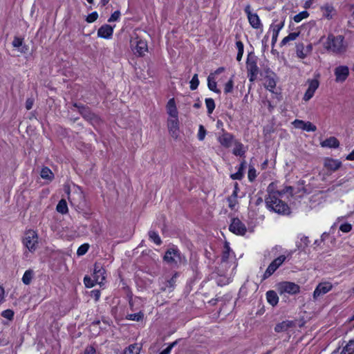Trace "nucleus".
<instances>
[{"mask_svg": "<svg viewBox=\"0 0 354 354\" xmlns=\"http://www.w3.org/2000/svg\"><path fill=\"white\" fill-rule=\"evenodd\" d=\"M245 12L247 15L248 21L250 26L255 29H259L262 27L261 20L257 14L253 13L251 11V7L250 5H247L244 9Z\"/></svg>", "mask_w": 354, "mask_h": 354, "instance_id": "9", "label": "nucleus"}, {"mask_svg": "<svg viewBox=\"0 0 354 354\" xmlns=\"http://www.w3.org/2000/svg\"><path fill=\"white\" fill-rule=\"evenodd\" d=\"M234 87V81L232 77L230 78L224 86V92L225 93H232Z\"/></svg>", "mask_w": 354, "mask_h": 354, "instance_id": "44", "label": "nucleus"}, {"mask_svg": "<svg viewBox=\"0 0 354 354\" xmlns=\"http://www.w3.org/2000/svg\"><path fill=\"white\" fill-rule=\"evenodd\" d=\"M248 77L250 82H254L257 76L259 68L255 64H249L248 66Z\"/></svg>", "mask_w": 354, "mask_h": 354, "instance_id": "27", "label": "nucleus"}, {"mask_svg": "<svg viewBox=\"0 0 354 354\" xmlns=\"http://www.w3.org/2000/svg\"><path fill=\"white\" fill-rule=\"evenodd\" d=\"M33 100L32 99H30V98H28L27 99L26 102V108L27 110H30L32 109V106H33Z\"/></svg>", "mask_w": 354, "mask_h": 354, "instance_id": "57", "label": "nucleus"}, {"mask_svg": "<svg viewBox=\"0 0 354 354\" xmlns=\"http://www.w3.org/2000/svg\"><path fill=\"white\" fill-rule=\"evenodd\" d=\"M239 191L237 183L234 184V190L232 194L227 198L228 207L234 211H236L239 207L238 192Z\"/></svg>", "mask_w": 354, "mask_h": 354, "instance_id": "14", "label": "nucleus"}, {"mask_svg": "<svg viewBox=\"0 0 354 354\" xmlns=\"http://www.w3.org/2000/svg\"><path fill=\"white\" fill-rule=\"evenodd\" d=\"M33 277L34 272L32 270H28L24 272L22 277V282L25 285H29L31 283Z\"/></svg>", "mask_w": 354, "mask_h": 354, "instance_id": "31", "label": "nucleus"}, {"mask_svg": "<svg viewBox=\"0 0 354 354\" xmlns=\"http://www.w3.org/2000/svg\"><path fill=\"white\" fill-rule=\"evenodd\" d=\"M140 347L138 344H131L127 348L123 354H139Z\"/></svg>", "mask_w": 354, "mask_h": 354, "instance_id": "33", "label": "nucleus"}, {"mask_svg": "<svg viewBox=\"0 0 354 354\" xmlns=\"http://www.w3.org/2000/svg\"><path fill=\"white\" fill-rule=\"evenodd\" d=\"M335 82L342 83L346 81L349 75V68L347 66H338L334 70Z\"/></svg>", "mask_w": 354, "mask_h": 354, "instance_id": "12", "label": "nucleus"}, {"mask_svg": "<svg viewBox=\"0 0 354 354\" xmlns=\"http://www.w3.org/2000/svg\"><path fill=\"white\" fill-rule=\"evenodd\" d=\"M296 53L297 56L300 59H304L307 57V55L305 52V46L303 44H298L296 46Z\"/></svg>", "mask_w": 354, "mask_h": 354, "instance_id": "34", "label": "nucleus"}, {"mask_svg": "<svg viewBox=\"0 0 354 354\" xmlns=\"http://www.w3.org/2000/svg\"><path fill=\"white\" fill-rule=\"evenodd\" d=\"M346 160H354V150L346 156Z\"/></svg>", "mask_w": 354, "mask_h": 354, "instance_id": "61", "label": "nucleus"}, {"mask_svg": "<svg viewBox=\"0 0 354 354\" xmlns=\"http://www.w3.org/2000/svg\"><path fill=\"white\" fill-rule=\"evenodd\" d=\"M205 136H206V130L202 124H200L198 127L197 138L199 140L202 141L205 139Z\"/></svg>", "mask_w": 354, "mask_h": 354, "instance_id": "46", "label": "nucleus"}, {"mask_svg": "<svg viewBox=\"0 0 354 354\" xmlns=\"http://www.w3.org/2000/svg\"><path fill=\"white\" fill-rule=\"evenodd\" d=\"M23 44V39L20 38V37H15L13 41H12V46L15 47V48H19L20 46H21Z\"/></svg>", "mask_w": 354, "mask_h": 354, "instance_id": "53", "label": "nucleus"}, {"mask_svg": "<svg viewBox=\"0 0 354 354\" xmlns=\"http://www.w3.org/2000/svg\"><path fill=\"white\" fill-rule=\"evenodd\" d=\"M257 176L256 169L253 167H250L248 170V179L252 181Z\"/></svg>", "mask_w": 354, "mask_h": 354, "instance_id": "52", "label": "nucleus"}, {"mask_svg": "<svg viewBox=\"0 0 354 354\" xmlns=\"http://www.w3.org/2000/svg\"><path fill=\"white\" fill-rule=\"evenodd\" d=\"M142 318H143V313L142 312H139L138 313L129 314L127 316V319L137 321V322L142 320Z\"/></svg>", "mask_w": 354, "mask_h": 354, "instance_id": "41", "label": "nucleus"}, {"mask_svg": "<svg viewBox=\"0 0 354 354\" xmlns=\"http://www.w3.org/2000/svg\"><path fill=\"white\" fill-rule=\"evenodd\" d=\"M245 153V149L243 144L239 142H234V147L233 149V153L235 156H243Z\"/></svg>", "mask_w": 354, "mask_h": 354, "instance_id": "29", "label": "nucleus"}, {"mask_svg": "<svg viewBox=\"0 0 354 354\" xmlns=\"http://www.w3.org/2000/svg\"><path fill=\"white\" fill-rule=\"evenodd\" d=\"M342 354H354V342L351 341L343 349Z\"/></svg>", "mask_w": 354, "mask_h": 354, "instance_id": "39", "label": "nucleus"}, {"mask_svg": "<svg viewBox=\"0 0 354 354\" xmlns=\"http://www.w3.org/2000/svg\"><path fill=\"white\" fill-rule=\"evenodd\" d=\"M176 344V342L170 344L165 349L162 351L160 354H169L173 347Z\"/></svg>", "mask_w": 354, "mask_h": 354, "instance_id": "54", "label": "nucleus"}, {"mask_svg": "<svg viewBox=\"0 0 354 354\" xmlns=\"http://www.w3.org/2000/svg\"><path fill=\"white\" fill-rule=\"evenodd\" d=\"M205 104L209 113H212L215 108V103L213 99L207 98L205 100Z\"/></svg>", "mask_w": 354, "mask_h": 354, "instance_id": "43", "label": "nucleus"}, {"mask_svg": "<svg viewBox=\"0 0 354 354\" xmlns=\"http://www.w3.org/2000/svg\"><path fill=\"white\" fill-rule=\"evenodd\" d=\"M218 141L222 146L228 148L232 145L234 141V138L230 133H223L218 136Z\"/></svg>", "mask_w": 354, "mask_h": 354, "instance_id": "22", "label": "nucleus"}, {"mask_svg": "<svg viewBox=\"0 0 354 354\" xmlns=\"http://www.w3.org/2000/svg\"><path fill=\"white\" fill-rule=\"evenodd\" d=\"M98 17V14L97 12H93L92 13L89 14L86 17V21L88 23H93L95 21L97 20Z\"/></svg>", "mask_w": 354, "mask_h": 354, "instance_id": "51", "label": "nucleus"}, {"mask_svg": "<svg viewBox=\"0 0 354 354\" xmlns=\"http://www.w3.org/2000/svg\"><path fill=\"white\" fill-rule=\"evenodd\" d=\"M290 325L291 322H283L281 323L278 324L275 326L274 330L277 333L285 331L290 326Z\"/></svg>", "mask_w": 354, "mask_h": 354, "instance_id": "36", "label": "nucleus"}, {"mask_svg": "<svg viewBox=\"0 0 354 354\" xmlns=\"http://www.w3.org/2000/svg\"><path fill=\"white\" fill-rule=\"evenodd\" d=\"M40 176L44 180H46L48 182L51 181L54 178L53 173L46 167L41 169Z\"/></svg>", "mask_w": 354, "mask_h": 354, "instance_id": "28", "label": "nucleus"}, {"mask_svg": "<svg viewBox=\"0 0 354 354\" xmlns=\"http://www.w3.org/2000/svg\"><path fill=\"white\" fill-rule=\"evenodd\" d=\"M266 299L268 302L272 306H276L279 302V297L274 290H269L266 292Z\"/></svg>", "mask_w": 354, "mask_h": 354, "instance_id": "24", "label": "nucleus"}, {"mask_svg": "<svg viewBox=\"0 0 354 354\" xmlns=\"http://www.w3.org/2000/svg\"><path fill=\"white\" fill-rule=\"evenodd\" d=\"M105 270L101 266L100 264L95 263L94 266V271L93 277L95 282L97 284H102L105 279Z\"/></svg>", "mask_w": 354, "mask_h": 354, "instance_id": "16", "label": "nucleus"}, {"mask_svg": "<svg viewBox=\"0 0 354 354\" xmlns=\"http://www.w3.org/2000/svg\"><path fill=\"white\" fill-rule=\"evenodd\" d=\"M198 84H199V80H198V75L197 74H195L191 81H190V88L191 90L194 91V90H196L198 86Z\"/></svg>", "mask_w": 354, "mask_h": 354, "instance_id": "45", "label": "nucleus"}, {"mask_svg": "<svg viewBox=\"0 0 354 354\" xmlns=\"http://www.w3.org/2000/svg\"><path fill=\"white\" fill-rule=\"evenodd\" d=\"M245 162L243 161L241 163L238 171H241L243 173V170L245 169Z\"/></svg>", "mask_w": 354, "mask_h": 354, "instance_id": "62", "label": "nucleus"}, {"mask_svg": "<svg viewBox=\"0 0 354 354\" xmlns=\"http://www.w3.org/2000/svg\"><path fill=\"white\" fill-rule=\"evenodd\" d=\"M130 46L132 51L134 54H137L139 56H142L148 50V46L147 41L143 40L138 37L132 38L130 41Z\"/></svg>", "mask_w": 354, "mask_h": 354, "instance_id": "6", "label": "nucleus"}, {"mask_svg": "<svg viewBox=\"0 0 354 354\" xmlns=\"http://www.w3.org/2000/svg\"><path fill=\"white\" fill-rule=\"evenodd\" d=\"M333 288V284L330 281H322L320 282L315 288L313 292V299H317L319 297L324 295L325 294L330 292Z\"/></svg>", "mask_w": 354, "mask_h": 354, "instance_id": "8", "label": "nucleus"}, {"mask_svg": "<svg viewBox=\"0 0 354 354\" xmlns=\"http://www.w3.org/2000/svg\"><path fill=\"white\" fill-rule=\"evenodd\" d=\"M292 124L295 128L302 129L308 132H313L317 130L316 126L314 125L310 122H305L300 120H295V121L292 122Z\"/></svg>", "mask_w": 354, "mask_h": 354, "instance_id": "17", "label": "nucleus"}, {"mask_svg": "<svg viewBox=\"0 0 354 354\" xmlns=\"http://www.w3.org/2000/svg\"><path fill=\"white\" fill-rule=\"evenodd\" d=\"M207 86L209 90L216 93H220L221 91L217 88V84L216 82V77L214 74H209L207 77Z\"/></svg>", "mask_w": 354, "mask_h": 354, "instance_id": "25", "label": "nucleus"}, {"mask_svg": "<svg viewBox=\"0 0 354 354\" xmlns=\"http://www.w3.org/2000/svg\"><path fill=\"white\" fill-rule=\"evenodd\" d=\"M84 282L85 286L87 288H92L96 283L95 282L94 279H91L89 277H85L84 279Z\"/></svg>", "mask_w": 354, "mask_h": 354, "instance_id": "49", "label": "nucleus"}, {"mask_svg": "<svg viewBox=\"0 0 354 354\" xmlns=\"http://www.w3.org/2000/svg\"><path fill=\"white\" fill-rule=\"evenodd\" d=\"M351 15L354 18V6L351 7Z\"/></svg>", "mask_w": 354, "mask_h": 354, "instance_id": "64", "label": "nucleus"}, {"mask_svg": "<svg viewBox=\"0 0 354 354\" xmlns=\"http://www.w3.org/2000/svg\"><path fill=\"white\" fill-rule=\"evenodd\" d=\"M56 209L59 213L62 214H66L68 212V206L66 201L64 199H62L58 203Z\"/></svg>", "mask_w": 354, "mask_h": 354, "instance_id": "32", "label": "nucleus"}, {"mask_svg": "<svg viewBox=\"0 0 354 354\" xmlns=\"http://www.w3.org/2000/svg\"><path fill=\"white\" fill-rule=\"evenodd\" d=\"M306 84L308 88L303 97L305 102L309 101L313 97L319 86V82L317 79H309L306 81Z\"/></svg>", "mask_w": 354, "mask_h": 354, "instance_id": "7", "label": "nucleus"}, {"mask_svg": "<svg viewBox=\"0 0 354 354\" xmlns=\"http://www.w3.org/2000/svg\"><path fill=\"white\" fill-rule=\"evenodd\" d=\"M114 27L108 24L102 25L97 30V37L110 39L113 36Z\"/></svg>", "mask_w": 354, "mask_h": 354, "instance_id": "19", "label": "nucleus"}, {"mask_svg": "<svg viewBox=\"0 0 354 354\" xmlns=\"http://www.w3.org/2000/svg\"><path fill=\"white\" fill-rule=\"evenodd\" d=\"M351 229L352 225L348 223H342L339 227V230L345 233L349 232L351 230Z\"/></svg>", "mask_w": 354, "mask_h": 354, "instance_id": "50", "label": "nucleus"}, {"mask_svg": "<svg viewBox=\"0 0 354 354\" xmlns=\"http://www.w3.org/2000/svg\"><path fill=\"white\" fill-rule=\"evenodd\" d=\"M320 145L322 147L337 148L339 145V142L336 138L330 137L322 141Z\"/></svg>", "mask_w": 354, "mask_h": 354, "instance_id": "23", "label": "nucleus"}, {"mask_svg": "<svg viewBox=\"0 0 354 354\" xmlns=\"http://www.w3.org/2000/svg\"><path fill=\"white\" fill-rule=\"evenodd\" d=\"M82 354H95V349L92 346L86 347Z\"/></svg>", "mask_w": 354, "mask_h": 354, "instance_id": "56", "label": "nucleus"}, {"mask_svg": "<svg viewBox=\"0 0 354 354\" xmlns=\"http://www.w3.org/2000/svg\"><path fill=\"white\" fill-rule=\"evenodd\" d=\"M164 259L169 263L177 264L181 261L179 250L176 248H169L164 256Z\"/></svg>", "mask_w": 354, "mask_h": 354, "instance_id": "11", "label": "nucleus"}, {"mask_svg": "<svg viewBox=\"0 0 354 354\" xmlns=\"http://www.w3.org/2000/svg\"><path fill=\"white\" fill-rule=\"evenodd\" d=\"M285 192L283 191H272L271 187H268V196L266 198V207L270 211L279 214H288L290 213V207L282 201L284 197Z\"/></svg>", "mask_w": 354, "mask_h": 354, "instance_id": "1", "label": "nucleus"}, {"mask_svg": "<svg viewBox=\"0 0 354 354\" xmlns=\"http://www.w3.org/2000/svg\"><path fill=\"white\" fill-rule=\"evenodd\" d=\"M1 315L9 320L12 319L14 317V312L12 310L8 309L6 310H3L1 313Z\"/></svg>", "mask_w": 354, "mask_h": 354, "instance_id": "47", "label": "nucleus"}, {"mask_svg": "<svg viewBox=\"0 0 354 354\" xmlns=\"http://www.w3.org/2000/svg\"><path fill=\"white\" fill-rule=\"evenodd\" d=\"M277 290L280 295L289 294L295 295L299 292L300 287L294 282L282 281L276 285Z\"/></svg>", "mask_w": 354, "mask_h": 354, "instance_id": "4", "label": "nucleus"}, {"mask_svg": "<svg viewBox=\"0 0 354 354\" xmlns=\"http://www.w3.org/2000/svg\"><path fill=\"white\" fill-rule=\"evenodd\" d=\"M5 290L0 286V305L4 301Z\"/></svg>", "mask_w": 354, "mask_h": 354, "instance_id": "58", "label": "nucleus"}, {"mask_svg": "<svg viewBox=\"0 0 354 354\" xmlns=\"http://www.w3.org/2000/svg\"><path fill=\"white\" fill-rule=\"evenodd\" d=\"M299 32H290L288 36L285 37L282 39V41L281 42V45L285 46L290 41H295L299 37Z\"/></svg>", "mask_w": 354, "mask_h": 354, "instance_id": "30", "label": "nucleus"}, {"mask_svg": "<svg viewBox=\"0 0 354 354\" xmlns=\"http://www.w3.org/2000/svg\"><path fill=\"white\" fill-rule=\"evenodd\" d=\"M233 259V252L231 251L229 243H225L222 253L223 262L227 261L229 259Z\"/></svg>", "mask_w": 354, "mask_h": 354, "instance_id": "26", "label": "nucleus"}, {"mask_svg": "<svg viewBox=\"0 0 354 354\" xmlns=\"http://www.w3.org/2000/svg\"><path fill=\"white\" fill-rule=\"evenodd\" d=\"M243 176V173L241 171H238L235 174L231 175V178L234 180H240Z\"/></svg>", "mask_w": 354, "mask_h": 354, "instance_id": "55", "label": "nucleus"}, {"mask_svg": "<svg viewBox=\"0 0 354 354\" xmlns=\"http://www.w3.org/2000/svg\"><path fill=\"white\" fill-rule=\"evenodd\" d=\"M167 125L171 136L177 138L179 133L178 118H169Z\"/></svg>", "mask_w": 354, "mask_h": 354, "instance_id": "20", "label": "nucleus"}, {"mask_svg": "<svg viewBox=\"0 0 354 354\" xmlns=\"http://www.w3.org/2000/svg\"><path fill=\"white\" fill-rule=\"evenodd\" d=\"M265 87L271 92H274V89L276 86V82L273 78L266 77L264 82Z\"/></svg>", "mask_w": 354, "mask_h": 354, "instance_id": "35", "label": "nucleus"}, {"mask_svg": "<svg viewBox=\"0 0 354 354\" xmlns=\"http://www.w3.org/2000/svg\"><path fill=\"white\" fill-rule=\"evenodd\" d=\"M229 230L237 235H244L246 232L245 225L239 218L232 219Z\"/></svg>", "mask_w": 354, "mask_h": 354, "instance_id": "13", "label": "nucleus"}, {"mask_svg": "<svg viewBox=\"0 0 354 354\" xmlns=\"http://www.w3.org/2000/svg\"><path fill=\"white\" fill-rule=\"evenodd\" d=\"M309 13L307 11H302L294 16L293 20L296 23H299L303 19L308 18Z\"/></svg>", "mask_w": 354, "mask_h": 354, "instance_id": "37", "label": "nucleus"}, {"mask_svg": "<svg viewBox=\"0 0 354 354\" xmlns=\"http://www.w3.org/2000/svg\"><path fill=\"white\" fill-rule=\"evenodd\" d=\"M324 46L327 50L335 53H343L346 49L344 37L342 35L334 36L332 34L328 35Z\"/></svg>", "mask_w": 354, "mask_h": 354, "instance_id": "3", "label": "nucleus"}, {"mask_svg": "<svg viewBox=\"0 0 354 354\" xmlns=\"http://www.w3.org/2000/svg\"><path fill=\"white\" fill-rule=\"evenodd\" d=\"M284 26V21H277L272 24L270 28V32L272 33V45L274 46L279 36V32Z\"/></svg>", "mask_w": 354, "mask_h": 354, "instance_id": "18", "label": "nucleus"}, {"mask_svg": "<svg viewBox=\"0 0 354 354\" xmlns=\"http://www.w3.org/2000/svg\"><path fill=\"white\" fill-rule=\"evenodd\" d=\"M286 259V257L284 255H281L274 259L268 266L263 274V277L266 279L271 276L277 270V269L283 264Z\"/></svg>", "mask_w": 354, "mask_h": 354, "instance_id": "10", "label": "nucleus"}, {"mask_svg": "<svg viewBox=\"0 0 354 354\" xmlns=\"http://www.w3.org/2000/svg\"><path fill=\"white\" fill-rule=\"evenodd\" d=\"M236 46L238 50V53L236 55L237 61H241L243 55V44L241 41H237L236 42Z\"/></svg>", "mask_w": 354, "mask_h": 354, "instance_id": "38", "label": "nucleus"}, {"mask_svg": "<svg viewBox=\"0 0 354 354\" xmlns=\"http://www.w3.org/2000/svg\"><path fill=\"white\" fill-rule=\"evenodd\" d=\"M23 243L30 252H34L38 244L37 233L32 230L26 231L23 239Z\"/></svg>", "mask_w": 354, "mask_h": 354, "instance_id": "5", "label": "nucleus"}, {"mask_svg": "<svg viewBox=\"0 0 354 354\" xmlns=\"http://www.w3.org/2000/svg\"><path fill=\"white\" fill-rule=\"evenodd\" d=\"M88 249H89V244L84 243L78 248V249L77 250V254L78 256H82L88 252Z\"/></svg>", "mask_w": 354, "mask_h": 354, "instance_id": "42", "label": "nucleus"}, {"mask_svg": "<svg viewBox=\"0 0 354 354\" xmlns=\"http://www.w3.org/2000/svg\"><path fill=\"white\" fill-rule=\"evenodd\" d=\"M322 17L328 20L333 19L337 15L335 7L330 3H326L320 8Z\"/></svg>", "mask_w": 354, "mask_h": 354, "instance_id": "15", "label": "nucleus"}, {"mask_svg": "<svg viewBox=\"0 0 354 354\" xmlns=\"http://www.w3.org/2000/svg\"><path fill=\"white\" fill-rule=\"evenodd\" d=\"M167 113L169 118H178V112L174 98H171L166 105Z\"/></svg>", "mask_w": 354, "mask_h": 354, "instance_id": "21", "label": "nucleus"}, {"mask_svg": "<svg viewBox=\"0 0 354 354\" xmlns=\"http://www.w3.org/2000/svg\"><path fill=\"white\" fill-rule=\"evenodd\" d=\"M342 167V162L332 158H325L323 160V167L319 171V176L322 180H326L334 172Z\"/></svg>", "mask_w": 354, "mask_h": 354, "instance_id": "2", "label": "nucleus"}, {"mask_svg": "<svg viewBox=\"0 0 354 354\" xmlns=\"http://www.w3.org/2000/svg\"><path fill=\"white\" fill-rule=\"evenodd\" d=\"M109 1L110 0H101V3H102L103 6H105L109 2Z\"/></svg>", "mask_w": 354, "mask_h": 354, "instance_id": "63", "label": "nucleus"}, {"mask_svg": "<svg viewBox=\"0 0 354 354\" xmlns=\"http://www.w3.org/2000/svg\"><path fill=\"white\" fill-rule=\"evenodd\" d=\"M225 71V68L223 67H219L218 68H217L214 73H212L211 74H214V77H216V76L221 73H223V71Z\"/></svg>", "mask_w": 354, "mask_h": 354, "instance_id": "60", "label": "nucleus"}, {"mask_svg": "<svg viewBox=\"0 0 354 354\" xmlns=\"http://www.w3.org/2000/svg\"><path fill=\"white\" fill-rule=\"evenodd\" d=\"M313 50V46L312 44H308L306 46H305V52L307 55V56L310 54V53L312 52Z\"/></svg>", "mask_w": 354, "mask_h": 354, "instance_id": "59", "label": "nucleus"}, {"mask_svg": "<svg viewBox=\"0 0 354 354\" xmlns=\"http://www.w3.org/2000/svg\"><path fill=\"white\" fill-rule=\"evenodd\" d=\"M120 12L119 10H116L111 15V17L108 19V21L111 23L118 21L120 17Z\"/></svg>", "mask_w": 354, "mask_h": 354, "instance_id": "48", "label": "nucleus"}, {"mask_svg": "<svg viewBox=\"0 0 354 354\" xmlns=\"http://www.w3.org/2000/svg\"><path fill=\"white\" fill-rule=\"evenodd\" d=\"M149 239L153 241L156 245H160L161 239L159 235L154 231L149 232Z\"/></svg>", "mask_w": 354, "mask_h": 354, "instance_id": "40", "label": "nucleus"}]
</instances>
